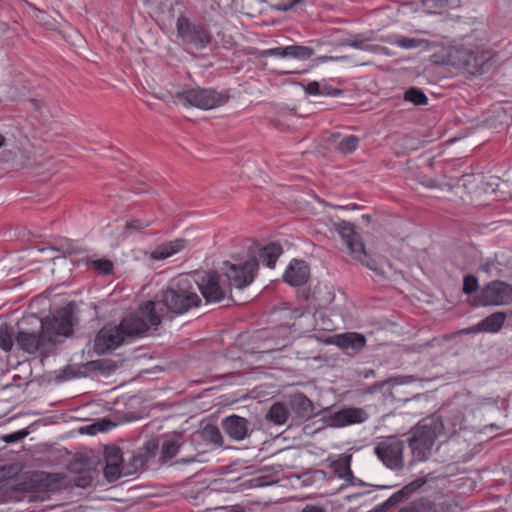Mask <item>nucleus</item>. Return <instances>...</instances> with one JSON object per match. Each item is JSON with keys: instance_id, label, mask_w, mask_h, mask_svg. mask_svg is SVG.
Here are the masks:
<instances>
[{"instance_id": "obj_12", "label": "nucleus", "mask_w": 512, "mask_h": 512, "mask_svg": "<svg viewBox=\"0 0 512 512\" xmlns=\"http://www.w3.org/2000/svg\"><path fill=\"white\" fill-rule=\"evenodd\" d=\"M125 340L126 336L120 325L107 324L96 335L95 350L99 354H105L118 348Z\"/></svg>"}, {"instance_id": "obj_39", "label": "nucleus", "mask_w": 512, "mask_h": 512, "mask_svg": "<svg viewBox=\"0 0 512 512\" xmlns=\"http://www.w3.org/2000/svg\"><path fill=\"white\" fill-rule=\"evenodd\" d=\"M153 220L132 219L126 222L125 228L131 231H138L151 226Z\"/></svg>"}, {"instance_id": "obj_16", "label": "nucleus", "mask_w": 512, "mask_h": 512, "mask_svg": "<svg viewBox=\"0 0 512 512\" xmlns=\"http://www.w3.org/2000/svg\"><path fill=\"white\" fill-rule=\"evenodd\" d=\"M314 54V50L308 46L290 45L285 47H276L257 52L258 57L277 56L281 58H295L300 60L309 59Z\"/></svg>"}, {"instance_id": "obj_43", "label": "nucleus", "mask_w": 512, "mask_h": 512, "mask_svg": "<svg viewBox=\"0 0 512 512\" xmlns=\"http://www.w3.org/2000/svg\"><path fill=\"white\" fill-rule=\"evenodd\" d=\"M306 93L310 95H322L323 92L320 90V85L316 81L309 82L305 87Z\"/></svg>"}, {"instance_id": "obj_17", "label": "nucleus", "mask_w": 512, "mask_h": 512, "mask_svg": "<svg viewBox=\"0 0 512 512\" xmlns=\"http://www.w3.org/2000/svg\"><path fill=\"white\" fill-rule=\"evenodd\" d=\"M221 425L225 433L235 441L245 439L252 431L250 422L246 418L235 414L225 417Z\"/></svg>"}, {"instance_id": "obj_23", "label": "nucleus", "mask_w": 512, "mask_h": 512, "mask_svg": "<svg viewBox=\"0 0 512 512\" xmlns=\"http://www.w3.org/2000/svg\"><path fill=\"white\" fill-rule=\"evenodd\" d=\"M329 142L340 153L350 154L357 149L359 138L355 135L341 137L339 133H332Z\"/></svg>"}, {"instance_id": "obj_40", "label": "nucleus", "mask_w": 512, "mask_h": 512, "mask_svg": "<svg viewBox=\"0 0 512 512\" xmlns=\"http://www.w3.org/2000/svg\"><path fill=\"white\" fill-rule=\"evenodd\" d=\"M170 249H168V244L167 242L166 243H162L161 245H159L152 253H151V258L152 259H155V260H163V259H166L170 256H172V253L171 251H169Z\"/></svg>"}, {"instance_id": "obj_52", "label": "nucleus", "mask_w": 512, "mask_h": 512, "mask_svg": "<svg viewBox=\"0 0 512 512\" xmlns=\"http://www.w3.org/2000/svg\"><path fill=\"white\" fill-rule=\"evenodd\" d=\"M492 265H493L492 263H485V264H483V265L481 266V268H482V270H484V271H486V272H489V271H490V269H491V266H492Z\"/></svg>"}, {"instance_id": "obj_3", "label": "nucleus", "mask_w": 512, "mask_h": 512, "mask_svg": "<svg viewBox=\"0 0 512 512\" xmlns=\"http://www.w3.org/2000/svg\"><path fill=\"white\" fill-rule=\"evenodd\" d=\"M444 425L440 417L432 415L418 422L410 431L408 445L412 452L413 461H426L432 452L435 440L442 435Z\"/></svg>"}, {"instance_id": "obj_6", "label": "nucleus", "mask_w": 512, "mask_h": 512, "mask_svg": "<svg viewBox=\"0 0 512 512\" xmlns=\"http://www.w3.org/2000/svg\"><path fill=\"white\" fill-rule=\"evenodd\" d=\"M334 226L349 250L351 257L368 269L378 273L377 262L367 254L362 237L355 231L354 225L348 221L341 220L335 223Z\"/></svg>"}, {"instance_id": "obj_46", "label": "nucleus", "mask_w": 512, "mask_h": 512, "mask_svg": "<svg viewBox=\"0 0 512 512\" xmlns=\"http://www.w3.org/2000/svg\"><path fill=\"white\" fill-rule=\"evenodd\" d=\"M460 332L463 334H474V333H479V332H483V331H482L481 324L479 322L474 326L462 329Z\"/></svg>"}, {"instance_id": "obj_27", "label": "nucleus", "mask_w": 512, "mask_h": 512, "mask_svg": "<svg viewBox=\"0 0 512 512\" xmlns=\"http://www.w3.org/2000/svg\"><path fill=\"white\" fill-rule=\"evenodd\" d=\"M507 319L505 312H495L480 321L482 331L487 333H497L501 330Z\"/></svg>"}, {"instance_id": "obj_55", "label": "nucleus", "mask_w": 512, "mask_h": 512, "mask_svg": "<svg viewBox=\"0 0 512 512\" xmlns=\"http://www.w3.org/2000/svg\"><path fill=\"white\" fill-rule=\"evenodd\" d=\"M302 1H303V0H291V2H290V7L297 5V4H299L300 2H302Z\"/></svg>"}, {"instance_id": "obj_10", "label": "nucleus", "mask_w": 512, "mask_h": 512, "mask_svg": "<svg viewBox=\"0 0 512 512\" xmlns=\"http://www.w3.org/2000/svg\"><path fill=\"white\" fill-rule=\"evenodd\" d=\"M404 447L402 440L389 437L376 444L374 453L387 468L400 470L404 467Z\"/></svg>"}, {"instance_id": "obj_25", "label": "nucleus", "mask_w": 512, "mask_h": 512, "mask_svg": "<svg viewBox=\"0 0 512 512\" xmlns=\"http://www.w3.org/2000/svg\"><path fill=\"white\" fill-rule=\"evenodd\" d=\"M351 454H341L331 462V469L340 479H354L353 472L351 470Z\"/></svg>"}, {"instance_id": "obj_58", "label": "nucleus", "mask_w": 512, "mask_h": 512, "mask_svg": "<svg viewBox=\"0 0 512 512\" xmlns=\"http://www.w3.org/2000/svg\"><path fill=\"white\" fill-rule=\"evenodd\" d=\"M230 512H245L243 509H233Z\"/></svg>"}, {"instance_id": "obj_50", "label": "nucleus", "mask_w": 512, "mask_h": 512, "mask_svg": "<svg viewBox=\"0 0 512 512\" xmlns=\"http://www.w3.org/2000/svg\"><path fill=\"white\" fill-rule=\"evenodd\" d=\"M194 461H195V457H187V458H181V459L177 460V463L188 464V463H192Z\"/></svg>"}, {"instance_id": "obj_2", "label": "nucleus", "mask_w": 512, "mask_h": 512, "mask_svg": "<svg viewBox=\"0 0 512 512\" xmlns=\"http://www.w3.org/2000/svg\"><path fill=\"white\" fill-rule=\"evenodd\" d=\"M160 305L166 310L181 315L201 304V298L195 292L193 282L188 275H181L172 280L167 288L162 291ZM158 309L163 308L161 306Z\"/></svg>"}, {"instance_id": "obj_34", "label": "nucleus", "mask_w": 512, "mask_h": 512, "mask_svg": "<svg viewBox=\"0 0 512 512\" xmlns=\"http://www.w3.org/2000/svg\"><path fill=\"white\" fill-rule=\"evenodd\" d=\"M87 265L102 275H109L113 272V263L108 259L91 260L87 262Z\"/></svg>"}, {"instance_id": "obj_53", "label": "nucleus", "mask_w": 512, "mask_h": 512, "mask_svg": "<svg viewBox=\"0 0 512 512\" xmlns=\"http://www.w3.org/2000/svg\"><path fill=\"white\" fill-rule=\"evenodd\" d=\"M390 382V380H384L382 381L381 383L379 384H376L375 386L378 387V388H382L384 387L386 384H388Z\"/></svg>"}, {"instance_id": "obj_24", "label": "nucleus", "mask_w": 512, "mask_h": 512, "mask_svg": "<svg viewBox=\"0 0 512 512\" xmlns=\"http://www.w3.org/2000/svg\"><path fill=\"white\" fill-rule=\"evenodd\" d=\"M425 483L424 479H416L409 484L405 485L402 489L392 494L385 502H383L386 508L389 510L390 508L396 506L404 499L408 498L413 492L419 489Z\"/></svg>"}, {"instance_id": "obj_9", "label": "nucleus", "mask_w": 512, "mask_h": 512, "mask_svg": "<svg viewBox=\"0 0 512 512\" xmlns=\"http://www.w3.org/2000/svg\"><path fill=\"white\" fill-rule=\"evenodd\" d=\"M225 276L229 281L228 288L235 287L237 289H243L250 285L255 276V272L258 270L259 262L256 257H251L244 263L231 264L225 262Z\"/></svg>"}, {"instance_id": "obj_21", "label": "nucleus", "mask_w": 512, "mask_h": 512, "mask_svg": "<svg viewBox=\"0 0 512 512\" xmlns=\"http://www.w3.org/2000/svg\"><path fill=\"white\" fill-rule=\"evenodd\" d=\"M289 407L300 419L308 420L315 415L313 402L303 393L294 394L289 400Z\"/></svg>"}, {"instance_id": "obj_37", "label": "nucleus", "mask_w": 512, "mask_h": 512, "mask_svg": "<svg viewBox=\"0 0 512 512\" xmlns=\"http://www.w3.org/2000/svg\"><path fill=\"white\" fill-rule=\"evenodd\" d=\"M470 401L471 402L469 404H467L465 407V409L470 412H474L475 410H477L483 406H486V405L495 404L494 400L491 398L480 399V398L472 397L470 399Z\"/></svg>"}, {"instance_id": "obj_47", "label": "nucleus", "mask_w": 512, "mask_h": 512, "mask_svg": "<svg viewBox=\"0 0 512 512\" xmlns=\"http://www.w3.org/2000/svg\"><path fill=\"white\" fill-rule=\"evenodd\" d=\"M345 481H347L350 485H353V486H367L368 484L363 482L361 479H358L354 476V479H346Z\"/></svg>"}, {"instance_id": "obj_42", "label": "nucleus", "mask_w": 512, "mask_h": 512, "mask_svg": "<svg viewBox=\"0 0 512 512\" xmlns=\"http://www.w3.org/2000/svg\"><path fill=\"white\" fill-rule=\"evenodd\" d=\"M167 244H168V249H170L169 251H171L172 255H174L185 248L186 240L174 239L172 241L167 242Z\"/></svg>"}, {"instance_id": "obj_5", "label": "nucleus", "mask_w": 512, "mask_h": 512, "mask_svg": "<svg viewBox=\"0 0 512 512\" xmlns=\"http://www.w3.org/2000/svg\"><path fill=\"white\" fill-rule=\"evenodd\" d=\"M159 302L146 301L138 309L124 317L120 326L126 338L146 335L151 327H157L162 321V309Z\"/></svg>"}, {"instance_id": "obj_7", "label": "nucleus", "mask_w": 512, "mask_h": 512, "mask_svg": "<svg viewBox=\"0 0 512 512\" xmlns=\"http://www.w3.org/2000/svg\"><path fill=\"white\" fill-rule=\"evenodd\" d=\"M174 102L184 107L210 110L226 103L228 98L214 89L191 88L176 92Z\"/></svg>"}, {"instance_id": "obj_56", "label": "nucleus", "mask_w": 512, "mask_h": 512, "mask_svg": "<svg viewBox=\"0 0 512 512\" xmlns=\"http://www.w3.org/2000/svg\"><path fill=\"white\" fill-rule=\"evenodd\" d=\"M4 143H5V138H4V136H2L0 134V148L4 145Z\"/></svg>"}, {"instance_id": "obj_45", "label": "nucleus", "mask_w": 512, "mask_h": 512, "mask_svg": "<svg viewBox=\"0 0 512 512\" xmlns=\"http://www.w3.org/2000/svg\"><path fill=\"white\" fill-rule=\"evenodd\" d=\"M301 512H327L326 508L322 505L306 504Z\"/></svg>"}, {"instance_id": "obj_48", "label": "nucleus", "mask_w": 512, "mask_h": 512, "mask_svg": "<svg viewBox=\"0 0 512 512\" xmlns=\"http://www.w3.org/2000/svg\"><path fill=\"white\" fill-rule=\"evenodd\" d=\"M359 375L365 379L374 377L375 376V370L373 369H365L362 372L359 373Z\"/></svg>"}, {"instance_id": "obj_61", "label": "nucleus", "mask_w": 512, "mask_h": 512, "mask_svg": "<svg viewBox=\"0 0 512 512\" xmlns=\"http://www.w3.org/2000/svg\"><path fill=\"white\" fill-rule=\"evenodd\" d=\"M95 427H96V425H95V424H94V425H91V426H90V429H94Z\"/></svg>"}, {"instance_id": "obj_49", "label": "nucleus", "mask_w": 512, "mask_h": 512, "mask_svg": "<svg viewBox=\"0 0 512 512\" xmlns=\"http://www.w3.org/2000/svg\"><path fill=\"white\" fill-rule=\"evenodd\" d=\"M388 509L386 508L385 504L382 503L380 505H377L375 506L374 508H372L371 510L367 511V512H386Z\"/></svg>"}, {"instance_id": "obj_41", "label": "nucleus", "mask_w": 512, "mask_h": 512, "mask_svg": "<svg viewBox=\"0 0 512 512\" xmlns=\"http://www.w3.org/2000/svg\"><path fill=\"white\" fill-rule=\"evenodd\" d=\"M167 244H168V249H170L169 251H171L172 255H174L185 248L186 240L174 239L172 241L167 242Z\"/></svg>"}, {"instance_id": "obj_14", "label": "nucleus", "mask_w": 512, "mask_h": 512, "mask_svg": "<svg viewBox=\"0 0 512 512\" xmlns=\"http://www.w3.org/2000/svg\"><path fill=\"white\" fill-rule=\"evenodd\" d=\"M485 305H507L512 303V286L503 281H493L482 291Z\"/></svg>"}, {"instance_id": "obj_38", "label": "nucleus", "mask_w": 512, "mask_h": 512, "mask_svg": "<svg viewBox=\"0 0 512 512\" xmlns=\"http://www.w3.org/2000/svg\"><path fill=\"white\" fill-rule=\"evenodd\" d=\"M478 279L473 275H466L463 279V292L465 294H472L478 289Z\"/></svg>"}, {"instance_id": "obj_29", "label": "nucleus", "mask_w": 512, "mask_h": 512, "mask_svg": "<svg viewBox=\"0 0 512 512\" xmlns=\"http://www.w3.org/2000/svg\"><path fill=\"white\" fill-rule=\"evenodd\" d=\"M398 512H435V506L428 500L418 499L409 503Z\"/></svg>"}, {"instance_id": "obj_60", "label": "nucleus", "mask_w": 512, "mask_h": 512, "mask_svg": "<svg viewBox=\"0 0 512 512\" xmlns=\"http://www.w3.org/2000/svg\"><path fill=\"white\" fill-rule=\"evenodd\" d=\"M365 220H369L370 219V216L369 215H363L362 216Z\"/></svg>"}, {"instance_id": "obj_54", "label": "nucleus", "mask_w": 512, "mask_h": 512, "mask_svg": "<svg viewBox=\"0 0 512 512\" xmlns=\"http://www.w3.org/2000/svg\"><path fill=\"white\" fill-rule=\"evenodd\" d=\"M31 103H32V105H33L36 109H39V107H40V106H39V101H38V100L33 99V100H31Z\"/></svg>"}, {"instance_id": "obj_28", "label": "nucleus", "mask_w": 512, "mask_h": 512, "mask_svg": "<svg viewBox=\"0 0 512 512\" xmlns=\"http://www.w3.org/2000/svg\"><path fill=\"white\" fill-rule=\"evenodd\" d=\"M288 416L289 409L286 405L281 402H276L270 407L266 419L276 425H282L287 421Z\"/></svg>"}, {"instance_id": "obj_33", "label": "nucleus", "mask_w": 512, "mask_h": 512, "mask_svg": "<svg viewBox=\"0 0 512 512\" xmlns=\"http://www.w3.org/2000/svg\"><path fill=\"white\" fill-rule=\"evenodd\" d=\"M448 0H422L423 10L428 14H440L447 8Z\"/></svg>"}, {"instance_id": "obj_19", "label": "nucleus", "mask_w": 512, "mask_h": 512, "mask_svg": "<svg viewBox=\"0 0 512 512\" xmlns=\"http://www.w3.org/2000/svg\"><path fill=\"white\" fill-rule=\"evenodd\" d=\"M310 275L308 264L303 260H293L287 267L283 279L291 286L298 287L305 284Z\"/></svg>"}, {"instance_id": "obj_15", "label": "nucleus", "mask_w": 512, "mask_h": 512, "mask_svg": "<svg viewBox=\"0 0 512 512\" xmlns=\"http://www.w3.org/2000/svg\"><path fill=\"white\" fill-rule=\"evenodd\" d=\"M159 443L156 439H152L147 441L142 448H140L135 454H133L130 458V462L126 467H128L132 474L144 469L151 463L156 464V457L158 454Z\"/></svg>"}, {"instance_id": "obj_18", "label": "nucleus", "mask_w": 512, "mask_h": 512, "mask_svg": "<svg viewBox=\"0 0 512 512\" xmlns=\"http://www.w3.org/2000/svg\"><path fill=\"white\" fill-rule=\"evenodd\" d=\"M367 413L362 408L348 407L335 412L331 418V426L344 427L362 423L367 419Z\"/></svg>"}, {"instance_id": "obj_26", "label": "nucleus", "mask_w": 512, "mask_h": 512, "mask_svg": "<svg viewBox=\"0 0 512 512\" xmlns=\"http://www.w3.org/2000/svg\"><path fill=\"white\" fill-rule=\"evenodd\" d=\"M283 249L279 243L272 242L260 249V259L269 268H273L282 254Z\"/></svg>"}, {"instance_id": "obj_57", "label": "nucleus", "mask_w": 512, "mask_h": 512, "mask_svg": "<svg viewBox=\"0 0 512 512\" xmlns=\"http://www.w3.org/2000/svg\"><path fill=\"white\" fill-rule=\"evenodd\" d=\"M145 4H151L154 2V0H142Z\"/></svg>"}, {"instance_id": "obj_20", "label": "nucleus", "mask_w": 512, "mask_h": 512, "mask_svg": "<svg viewBox=\"0 0 512 512\" xmlns=\"http://www.w3.org/2000/svg\"><path fill=\"white\" fill-rule=\"evenodd\" d=\"M184 441L180 435H174L164 439L158 449L159 456L156 464L166 465L178 454L180 447Z\"/></svg>"}, {"instance_id": "obj_35", "label": "nucleus", "mask_w": 512, "mask_h": 512, "mask_svg": "<svg viewBox=\"0 0 512 512\" xmlns=\"http://www.w3.org/2000/svg\"><path fill=\"white\" fill-rule=\"evenodd\" d=\"M203 438L211 443L221 445L222 435L220 430L214 425H206L202 432Z\"/></svg>"}, {"instance_id": "obj_11", "label": "nucleus", "mask_w": 512, "mask_h": 512, "mask_svg": "<svg viewBox=\"0 0 512 512\" xmlns=\"http://www.w3.org/2000/svg\"><path fill=\"white\" fill-rule=\"evenodd\" d=\"M176 27L182 41L196 49L207 47L212 40L211 33L203 25L194 24L184 16L178 17Z\"/></svg>"}, {"instance_id": "obj_30", "label": "nucleus", "mask_w": 512, "mask_h": 512, "mask_svg": "<svg viewBox=\"0 0 512 512\" xmlns=\"http://www.w3.org/2000/svg\"><path fill=\"white\" fill-rule=\"evenodd\" d=\"M14 330L8 324L0 325V349L10 351L13 346Z\"/></svg>"}, {"instance_id": "obj_22", "label": "nucleus", "mask_w": 512, "mask_h": 512, "mask_svg": "<svg viewBox=\"0 0 512 512\" xmlns=\"http://www.w3.org/2000/svg\"><path fill=\"white\" fill-rule=\"evenodd\" d=\"M334 343L341 349L360 351L366 345V338L361 333L347 332L336 336Z\"/></svg>"}, {"instance_id": "obj_13", "label": "nucleus", "mask_w": 512, "mask_h": 512, "mask_svg": "<svg viewBox=\"0 0 512 512\" xmlns=\"http://www.w3.org/2000/svg\"><path fill=\"white\" fill-rule=\"evenodd\" d=\"M104 475L109 482L119 479L122 475H131L132 471L126 467L122 452L117 446H108L105 449Z\"/></svg>"}, {"instance_id": "obj_51", "label": "nucleus", "mask_w": 512, "mask_h": 512, "mask_svg": "<svg viewBox=\"0 0 512 512\" xmlns=\"http://www.w3.org/2000/svg\"><path fill=\"white\" fill-rule=\"evenodd\" d=\"M335 208H337V209H351V210H355V209H358L359 206L357 204H352L350 206L337 205V206H335Z\"/></svg>"}, {"instance_id": "obj_36", "label": "nucleus", "mask_w": 512, "mask_h": 512, "mask_svg": "<svg viewBox=\"0 0 512 512\" xmlns=\"http://www.w3.org/2000/svg\"><path fill=\"white\" fill-rule=\"evenodd\" d=\"M371 40H372V38H370V37L363 39V38H360L359 36H357L353 40H346V41H344L342 43V45L367 51V50H371L372 47H373L372 45L368 44V42L371 41Z\"/></svg>"}, {"instance_id": "obj_32", "label": "nucleus", "mask_w": 512, "mask_h": 512, "mask_svg": "<svg viewBox=\"0 0 512 512\" xmlns=\"http://www.w3.org/2000/svg\"><path fill=\"white\" fill-rule=\"evenodd\" d=\"M393 43L403 49H415L421 47L422 45L428 44V42L424 39L409 38L404 36H397Z\"/></svg>"}, {"instance_id": "obj_44", "label": "nucleus", "mask_w": 512, "mask_h": 512, "mask_svg": "<svg viewBox=\"0 0 512 512\" xmlns=\"http://www.w3.org/2000/svg\"><path fill=\"white\" fill-rule=\"evenodd\" d=\"M28 433L24 430H20V431H17L15 433H12L8 436H6L5 438V441L7 443H12V442H16L18 440H21L22 438H24Z\"/></svg>"}, {"instance_id": "obj_8", "label": "nucleus", "mask_w": 512, "mask_h": 512, "mask_svg": "<svg viewBox=\"0 0 512 512\" xmlns=\"http://www.w3.org/2000/svg\"><path fill=\"white\" fill-rule=\"evenodd\" d=\"M194 282L197 284L203 298L208 303H218L225 299L230 291L228 286L221 281V276L215 271L196 274Z\"/></svg>"}, {"instance_id": "obj_31", "label": "nucleus", "mask_w": 512, "mask_h": 512, "mask_svg": "<svg viewBox=\"0 0 512 512\" xmlns=\"http://www.w3.org/2000/svg\"><path fill=\"white\" fill-rule=\"evenodd\" d=\"M404 100L413 103L414 105H426L428 98L425 93L417 87H411L404 93Z\"/></svg>"}, {"instance_id": "obj_4", "label": "nucleus", "mask_w": 512, "mask_h": 512, "mask_svg": "<svg viewBox=\"0 0 512 512\" xmlns=\"http://www.w3.org/2000/svg\"><path fill=\"white\" fill-rule=\"evenodd\" d=\"M491 60V52L479 45L453 46L446 55L448 65L473 76L485 73Z\"/></svg>"}, {"instance_id": "obj_59", "label": "nucleus", "mask_w": 512, "mask_h": 512, "mask_svg": "<svg viewBox=\"0 0 512 512\" xmlns=\"http://www.w3.org/2000/svg\"><path fill=\"white\" fill-rule=\"evenodd\" d=\"M507 314V318L510 317L512 318V309L509 311V312H505Z\"/></svg>"}, {"instance_id": "obj_1", "label": "nucleus", "mask_w": 512, "mask_h": 512, "mask_svg": "<svg viewBox=\"0 0 512 512\" xmlns=\"http://www.w3.org/2000/svg\"><path fill=\"white\" fill-rule=\"evenodd\" d=\"M76 322L72 307L58 309L52 317L40 320L41 331H18L15 339L18 346L28 354L38 351L49 352L58 342L59 337H67L73 331Z\"/></svg>"}]
</instances>
